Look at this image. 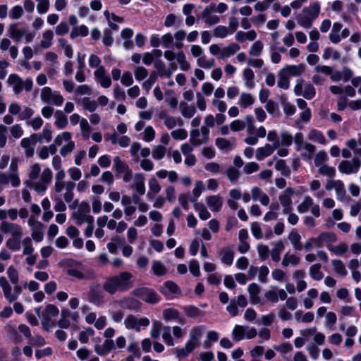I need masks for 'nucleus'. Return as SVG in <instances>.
<instances>
[{
    "label": "nucleus",
    "instance_id": "obj_1",
    "mask_svg": "<svg viewBox=\"0 0 361 361\" xmlns=\"http://www.w3.org/2000/svg\"><path fill=\"white\" fill-rule=\"evenodd\" d=\"M133 295L148 304L155 305L161 301V297L151 288L140 287L134 289Z\"/></svg>",
    "mask_w": 361,
    "mask_h": 361
},
{
    "label": "nucleus",
    "instance_id": "obj_23",
    "mask_svg": "<svg viewBox=\"0 0 361 361\" xmlns=\"http://www.w3.org/2000/svg\"><path fill=\"white\" fill-rule=\"evenodd\" d=\"M286 69L290 75L298 76L305 71V65L303 63H300L299 65H290L287 66Z\"/></svg>",
    "mask_w": 361,
    "mask_h": 361
},
{
    "label": "nucleus",
    "instance_id": "obj_33",
    "mask_svg": "<svg viewBox=\"0 0 361 361\" xmlns=\"http://www.w3.org/2000/svg\"><path fill=\"white\" fill-rule=\"evenodd\" d=\"M327 248L332 252H334L337 255H343L348 251V245L345 243H341L336 246L328 245Z\"/></svg>",
    "mask_w": 361,
    "mask_h": 361
},
{
    "label": "nucleus",
    "instance_id": "obj_52",
    "mask_svg": "<svg viewBox=\"0 0 361 361\" xmlns=\"http://www.w3.org/2000/svg\"><path fill=\"white\" fill-rule=\"evenodd\" d=\"M166 154V147L163 145H158L152 151V157L156 160L163 159Z\"/></svg>",
    "mask_w": 361,
    "mask_h": 361
},
{
    "label": "nucleus",
    "instance_id": "obj_15",
    "mask_svg": "<svg viewBox=\"0 0 361 361\" xmlns=\"http://www.w3.org/2000/svg\"><path fill=\"white\" fill-rule=\"evenodd\" d=\"M18 23H13L9 27V35L10 37L14 40H19L21 37H23L25 34L27 30L24 28L18 29Z\"/></svg>",
    "mask_w": 361,
    "mask_h": 361
},
{
    "label": "nucleus",
    "instance_id": "obj_44",
    "mask_svg": "<svg viewBox=\"0 0 361 361\" xmlns=\"http://www.w3.org/2000/svg\"><path fill=\"white\" fill-rule=\"evenodd\" d=\"M126 305L124 307L129 310H139L142 303L137 299L128 298L125 300Z\"/></svg>",
    "mask_w": 361,
    "mask_h": 361
},
{
    "label": "nucleus",
    "instance_id": "obj_8",
    "mask_svg": "<svg viewBox=\"0 0 361 361\" xmlns=\"http://www.w3.org/2000/svg\"><path fill=\"white\" fill-rule=\"evenodd\" d=\"M206 202L208 207L214 212L220 211L223 205L222 199L218 195L207 197Z\"/></svg>",
    "mask_w": 361,
    "mask_h": 361
},
{
    "label": "nucleus",
    "instance_id": "obj_19",
    "mask_svg": "<svg viewBox=\"0 0 361 361\" xmlns=\"http://www.w3.org/2000/svg\"><path fill=\"white\" fill-rule=\"evenodd\" d=\"M55 125L59 129H63L68 125V119L66 116L60 110L55 112Z\"/></svg>",
    "mask_w": 361,
    "mask_h": 361
},
{
    "label": "nucleus",
    "instance_id": "obj_50",
    "mask_svg": "<svg viewBox=\"0 0 361 361\" xmlns=\"http://www.w3.org/2000/svg\"><path fill=\"white\" fill-rule=\"evenodd\" d=\"M251 232L253 236L257 240L262 239L263 238V233L260 225L257 221L252 223Z\"/></svg>",
    "mask_w": 361,
    "mask_h": 361
},
{
    "label": "nucleus",
    "instance_id": "obj_63",
    "mask_svg": "<svg viewBox=\"0 0 361 361\" xmlns=\"http://www.w3.org/2000/svg\"><path fill=\"white\" fill-rule=\"evenodd\" d=\"M189 270L192 275L194 276H199L200 275V265L196 259H192L189 264Z\"/></svg>",
    "mask_w": 361,
    "mask_h": 361
},
{
    "label": "nucleus",
    "instance_id": "obj_49",
    "mask_svg": "<svg viewBox=\"0 0 361 361\" xmlns=\"http://www.w3.org/2000/svg\"><path fill=\"white\" fill-rule=\"evenodd\" d=\"M319 172L324 176H327L330 178H333L336 175V169L333 166L328 165H323L319 169Z\"/></svg>",
    "mask_w": 361,
    "mask_h": 361
},
{
    "label": "nucleus",
    "instance_id": "obj_34",
    "mask_svg": "<svg viewBox=\"0 0 361 361\" xmlns=\"http://www.w3.org/2000/svg\"><path fill=\"white\" fill-rule=\"evenodd\" d=\"M185 314L190 318H196L201 315L202 311L194 305H188L183 307Z\"/></svg>",
    "mask_w": 361,
    "mask_h": 361
},
{
    "label": "nucleus",
    "instance_id": "obj_56",
    "mask_svg": "<svg viewBox=\"0 0 361 361\" xmlns=\"http://www.w3.org/2000/svg\"><path fill=\"white\" fill-rule=\"evenodd\" d=\"M23 254L24 255H31L34 251V247L32 244V240L30 237H26L23 240Z\"/></svg>",
    "mask_w": 361,
    "mask_h": 361
},
{
    "label": "nucleus",
    "instance_id": "obj_22",
    "mask_svg": "<svg viewBox=\"0 0 361 361\" xmlns=\"http://www.w3.org/2000/svg\"><path fill=\"white\" fill-rule=\"evenodd\" d=\"M88 27L85 25H81L79 27L73 28L70 34V37L73 39L78 36L86 37L88 35Z\"/></svg>",
    "mask_w": 361,
    "mask_h": 361
},
{
    "label": "nucleus",
    "instance_id": "obj_28",
    "mask_svg": "<svg viewBox=\"0 0 361 361\" xmlns=\"http://www.w3.org/2000/svg\"><path fill=\"white\" fill-rule=\"evenodd\" d=\"M179 312L175 308H166L163 310V318L165 321L178 319Z\"/></svg>",
    "mask_w": 361,
    "mask_h": 361
},
{
    "label": "nucleus",
    "instance_id": "obj_64",
    "mask_svg": "<svg viewBox=\"0 0 361 361\" xmlns=\"http://www.w3.org/2000/svg\"><path fill=\"white\" fill-rule=\"evenodd\" d=\"M314 18H309L307 16L299 15L298 16V23L305 28H309L312 26V22Z\"/></svg>",
    "mask_w": 361,
    "mask_h": 361
},
{
    "label": "nucleus",
    "instance_id": "obj_38",
    "mask_svg": "<svg viewBox=\"0 0 361 361\" xmlns=\"http://www.w3.org/2000/svg\"><path fill=\"white\" fill-rule=\"evenodd\" d=\"M263 47L264 45L262 42L257 40L252 44L249 51V54L253 56H259L262 54Z\"/></svg>",
    "mask_w": 361,
    "mask_h": 361
},
{
    "label": "nucleus",
    "instance_id": "obj_21",
    "mask_svg": "<svg viewBox=\"0 0 361 361\" xmlns=\"http://www.w3.org/2000/svg\"><path fill=\"white\" fill-rule=\"evenodd\" d=\"M322 265L319 263L314 264L310 267V275L316 281H320L323 279L324 274L321 271Z\"/></svg>",
    "mask_w": 361,
    "mask_h": 361
},
{
    "label": "nucleus",
    "instance_id": "obj_43",
    "mask_svg": "<svg viewBox=\"0 0 361 361\" xmlns=\"http://www.w3.org/2000/svg\"><path fill=\"white\" fill-rule=\"evenodd\" d=\"M162 338L167 345L173 346L174 345L173 338L171 335V327L170 326H166L164 327Z\"/></svg>",
    "mask_w": 361,
    "mask_h": 361
},
{
    "label": "nucleus",
    "instance_id": "obj_58",
    "mask_svg": "<svg viewBox=\"0 0 361 361\" xmlns=\"http://www.w3.org/2000/svg\"><path fill=\"white\" fill-rule=\"evenodd\" d=\"M257 252L262 261L267 259L269 257V250L267 245L259 244L257 245Z\"/></svg>",
    "mask_w": 361,
    "mask_h": 361
},
{
    "label": "nucleus",
    "instance_id": "obj_45",
    "mask_svg": "<svg viewBox=\"0 0 361 361\" xmlns=\"http://www.w3.org/2000/svg\"><path fill=\"white\" fill-rule=\"evenodd\" d=\"M302 95L308 100L313 99L316 95L315 88L312 84L306 85Z\"/></svg>",
    "mask_w": 361,
    "mask_h": 361
},
{
    "label": "nucleus",
    "instance_id": "obj_18",
    "mask_svg": "<svg viewBox=\"0 0 361 361\" xmlns=\"http://www.w3.org/2000/svg\"><path fill=\"white\" fill-rule=\"evenodd\" d=\"M302 12L311 16L312 18H316L320 12V3L319 1L311 4L309 7H305Z\"/></svg>",
    "mask_w": 361,
    "mask_h": 361
},
{
    "label": "nucleus",
    "instance_id": "obj_6",
    "mask_svg": "<svg viewBox=\"0 0 361 361\" xmlns=\"http://www.w3.org/2000/svg\"><path fill=\"white\" fill-rule=\"evenodd\" d=\"M159 291L167 298L169 297L170 295L180 293L179 286L172 281H166L160 288Z\"/></svg>",
    "mask_w": 361,
    "mask_h": 361
},
{
    "label": "nucleus",
    "instance_id": "obj_41",
    "mask_svg": "<svg viewBox=\"0 0 361 361\" xmlns=\"http://www.w3.org/2000/svg\"><path fill=\"white\" fill-rule=\"evenodd\" d=\"M82 106L85 109L94 112L97 109L98 104L96 101L91 100L89 97H85L82 99Z\"/></svg>",
    "mask_w": 361,
    "mask_h": 361
},
{
    "label": "nucleus",
    "instance_id": "obj_60",
    "mask_svg": "<svg viewBox=\"0 0 361 361\" xmlns=\"http://www.w3.org/2000/svg\"><path fill=\"white\" fill-rule=\"evenodd\" d=\"M335 190L337 199L342 200L345 195L346 192L345 190L344 184L341 180H337V185H336Z\"/></svg>",
    "mask_w": 361,
    "mask_h": 361
},
{
    "label": "nucleus",
    "instance_id": "obj_61",
    "mask_svg": "<svg viewBox=\"0 0 361 361\" xmlns=\"http://www.w3.org/2000/svg\"><path fill=\"white\" fill-rule=\"evenodd\" d=\"M154 137L155 131L154 128L151 126L146 127L144 132V136L142 137L143 140L147 142H149L154 139Z\"/></svg>",
    "mask_w": 361,
    "mask_h": 361
},
{
    "label": "nucleus",
    "instance_id": "obj_14",
    "mask_svg": "<svg viewBox=\"0 0 361 361\" xmlns=\"http://www.w3.org/2000/svg\"><path fill=\"white\" fill-rule=\"evenodd\" d=\"M135 188L140 195H142L145 192V177L144 175L141 173H136L135 175L134 178Z\"/></svg>",
    "mask_w": 361,
    "mask_h": 361
},
{
    "label": "nucleus",
    "instance_id": "obj_36",
    "mask_svg": "<svg viewBox=\"0 0 361 361\" xmlns=\"http://www.w3.org/2000/svg\"><path fill=\"white\" fill-rule=\"evenodd\" d=\"M309 138L312 140L318 142L320 144L324 145L326 144V139L324 136L323 133L318 130L313 129L310 132Z\"/></svg>",
    "mask_w": 361,
    "mask_h": 361
},
{
    "label": "nucleus",
    "instance_id": "obj_48",
    "mask_svg": "<svg viewBox=\"0 0 361 361\" xmlns=\"http://www.w3.org/2000/svg\"><path fill=\"white\" fill-rule=\"evenodd\" d=\"M29 343L32 346L41 347L46 344L45 339L41 335H35L29 338Z\"/></svg>",
    "mask_w": 361,
    "mask_h": 361
},
{
    "label": "nucleus",
    "instance_id": "obj_26",
    "mask_svg": "<svg viewBox=\"0 0 361 361\" xmlns=\"http://www.w3.org/2000/svg\"><path fill=\"white\" fill-rule=\"evenodd\" d=\"M112 240L114 243H112V242L109 243L107 244V248H108V250H109L110 253L114 254L117 251V247H116V244H118V245H124V243H125V238H121V237H120L118 235H116V236H114L112 238Z\"/></svg>",
    "mask_w": 361,
    "mask_h": 361
},
{
    "label": "nucleus",
    "instance_id": "obj_46",
    "mask_svg": "<svg viewBox=\"0 0 361 361\" xmlns=\"http://www.w3.org/2000/svg\"><path fill=\"white\" fill-rule=\"evenodd\" d=\"M240 99L241 102V106L243 108H247L252 105L255 102L253 97L250 93H242Z\"/></svg>",
    "mask_w": 361,
    "mask_h": 361
},
{
    "label": "nucleus",
    "instance_id": "obj_10",
    "mask_svg": "<svg viewBox=\"0 0 361 361\" xmlns=\"http://www.w3.org/2000/svg\"><path fill=\"white\" fill-rule=\"evenodd\" d=\"M0 231L4 233H14L16 231H23L22 227L16 224L8 222V221H2L0 224Z\"/></svg>",
    "mask_w": 361,
    "mask_h": 361
},
{
    "label": "nucleus",
    "instance_id": "obj_57",
    "mask_svg": "<svg viewBox=\"0 0 361 361\" xmlns=\"http://www.w3.org/2000/svg\"><path fill=\"white\" fill-rule=\"evenodd\" d=\"M328 160V155L324 150H320L316 155L314 159V164L316 166H320L324 162Z\"/></svg>",
    "mask_w": 361,
    "mask_h": 361
},
{
    "label": "nucleus",
    "instance_id": "obj_27",
    "mask_svg": "<svg viewBox=\"0 0 361 361\" xmlns=\"http://www.w3.org/2000/svg\"><path fill=\"white\" fill-rule=\"evenodd\" d=\"M245 327L241 325H235L234 327L232 335L233 339L236 341H240L245 337Z\"/></svg>",
    "mask_w": 361,
    "mask_h": 361
},
{
    "label": "nucleus",
    "instance_id": "obj_30",
    "mask_svg": "<svg viewBox=\"0 0 361 361\" xmlns=\"http://www.w3.org/2000/svg\"><path fill=\"white\" fill-rule=\"evenodd\" d=\"M313 205V200L310 196H305L303 202L298 206V212L300 214L307 212Z\"/></svg>",
    "mask_w": 361,
    "mask_h": 361
},
{
    "label": "nucleus",
    "instance_id": "obj_9",
    "mask_svg": "<svg viewBox=\"0 0 361 361\" xmlns=\"http://www.w3.org/2000/svg\"><path fill=\"white\" fill-rule=\"evenodd\" d=\"M276 148H274L271 145L266 144L264 147H259L256 151V159L258 161H262L266 157L270 156Z\"/></svg>",
    "mask_w": 361,
    "mask_h": 361
},
{
    "label": "nucleus",
    "instance_id": "obj_25",
    "mask_svg": "<svg viewBox=\"0 0 361 361\" xmlns=\"http://www.w3.org/2000/svg\"><path fill=\"white\" fill-rule=\"evenodd\" d=\"M204 190V185L202 181L199 180L195 183V187L192 190V196L190 198L191 202H196L202 192Z\"/></svg>",
    "mask_w": 361,
    "mask_h": 361
},
{
    "label": "nucleus",
    "instance_id": "obj_31",
    "mask_svg": "<svg viewBox=\"0 0 361 361\" xmlns=\"http://www.w3.org/2000/svg\"><path fill=\"white\" fill-rule=\"evenodd\" d=\"M331 263L335 269L336 272L341 276L344 277L348 274V271L345 267V265L341 260L333 259Z\"/></svg>",
    "mask_w": 361,
    "mask_h": 361
},
{
    "label": "nucleus",
    "instance_id": "obj_17",
    "mask_svg": "<svg viewBox=\"0 0 361 361\" xmlns=\"http://www.w3.org/2000/svg\"><path fill=\"white\" fill-rule=\"evenodd\" d=\"M103 289L110 295H114L119 289L113 276L109 277L103 284Z\"/></svg>",
    "mask_w": 361,
    "mask_h": 361
},
{
    "label": "nucleus",
    "instance_id": "obj_54",
    "mask_svg": "<svg viewBox=\"0 0 361 361\" xmlns=\"http://www.w3.org/2000/svg\"><path fill=\"white\" fill-rule=\"evenodd\" d=\"M8 276L13 284L18 283V273L17 269L13 266H10L7 269Z\"/></svg>",
    "mask_w": 361,
    "mask_h": 361
},
{
    "label": "nucleus",
    "instance_id": "obj_2",
    "mask_svg": "<svg viewBox=\"0 0 361 361\" xmlns=\"http://www.w3.org/2000/svg\"><path fill=\"white\" fill-rule=\"evenodd\" d=\"M113 277L120 292L127 291L133 286L131 281L133 275L128 271L121 272L118 275Z\"/></svg>",
    "mask_w": 361,
    "mask_h": 361
},
{
    "label": "nucleus",
    "instance_id": "obj_12",
    "mask_svg": "<svg viewBox=\"0 0 361 361\" xmlns=\"http://www.w3.org/2000/svg\"><path fill=\"white\" fill-rule=\"evenodd\" d=\"M220 254L222 255V263L231 266L233 262L234 252L230 247H226L221 249Z\"/></svg>",
    "mask_w": 361,
    "mask_h": 361
},
{
    "label": "nucleus",
    "instance_id": "obj_16",
    "mask_svg": "<svg viewBox=\"0 0 361 361\" xmlns=\"http://www.w3.org/2000/svg\"><path fill=\"white\" fill-rule=\"evenodd\" d=\"M240 49V47L239 44L236 43H231L221 50V56H219L218 58L222 59L227 58L235 54Z\"/></svg>",
    "mask_w": 361,
    "mask_h": 361
},
{
    "label": "nucleus",
    "instance_id": "obj_40",
    "mask_svg": "<svg viewBox=\"0 0 361 361\" xmlns=\"http://www.w3.org/2000/svg\"><path fill=\"white\" fill-rule=\"evenodd\" d=\"M30 139H32L34 142H41V135L34 133L31 135L30 138L24 137L21 140L20 145L23 148L26 149L31 147Z\"/></svg>",
    "mask_w": 361,
    "mask_h": 361
},
{
    "label": "nucleus",
    "instance_id": "obj_5",
    "mask_svg": "<svg viewBox=\"0 0 361 361\" xmlns=\"http://www.w3.org/2000/svg\"><path fill=\"white\" fill-rule=\"evenodd\" d=\"M216 9V5L211 4L209 6L204 8L202 12V16L205 19V23L209 25H214L219 22V18L217 16H212V13Z\"/></svg>",
    "mask_w": 361,
    "mask_h": 361
},
{
    "label": "nucleus",
    "instance_id": "obj_13",
    "mask_svg": "<svg viewBox=\"0 0 361 361\" xmlns=\"http://www.w3.org/2000/svg\"><path fill=\"white\" fill-rule=\"evenodd\" d=\"M179 108L182 116L186 118H192L196 112V109L194 106H189L185 102L183 101L180 102Z\"/></svg>",
    "mask_w": 361,
    "mask_h": 361
},
{
    "label": "nucleus",
    "instance_id": "obj_53",
    "mask_svg": "<svg viewBox=\"0 0 361 361\" xmlns=\"http://www.w3.org/2000/svg\"><path fill=\"white\" fill-rule=\"evenodd\" d=\"M52 90L49 87H44L42 90L41 98L42 100L48 103L51 104V97L53 96Z\"/></svg>",
    "mask_w": 361,
    "mask_h": 361
},
{
    "label": "nucleus",
    "instance_id": "obj_47",
    "mask_svg": "<svg viewBox=\"0 0 361 361\" xmlns=\"http://www.w3.org/2000/svg\"><path fill=\"white\" fill-rule=\"evenodd\" d=\"M157 80V73L154 71L152 72L149 75V78L142 83V88L145 89L146 91H149L152 88V85L155 83Z\"/></svg>",
    "mask_w": 361,
    "mask_h": 361
},
{
    "label": "nucleus",
    "instance_id": "obj_55",
    "mask_svg": "<svg viewBox=\"0 0 361 361\" xmlns=\"http://www.w3.org/2000/svg\"><path fill=\"white\" fill-rule=\"evenodd\" d=\"M319 238L326 243H335L337 240V236L332 232H322L319 234Z\"/></svg>",
    "mask_w": 361,
    "mask_h": 361
},
{
    "label": "nucleus",
    "instance_id": "obj_62",
    "mask_svg": "<svg viewBox=\"0 0 361 361\" xmlns=\"http://www.w3.org/2000/svg\"><path fill=\"white\" fill-rule=\"evenodd\" d=\"M171 136L173 139L177 140H183L187 138L188 133L186 130L180 128L171 132Z\"/></svg>",
    "mask_w": 361,
    "mask_h": 361
},
{
    "label": "nucleus",
    "instance_id": "obj_59",
    "mask_svg": "<svg viewBox=\"0 0 361 361\" xmlns=\"http://www.w3.org/2000/svg\"><path fill=\"white\" fill-rule=\"evenodd\" d=\"M197 65L203 68H211L214 66L215 61L214 59L206 60L205 57H200L197 59Z\"/></svg>",
    "mask_w": 361,
    "mask_h": 361
},
{
    "label": "nucleus",
    "instance_id": "obj_51",
    "mask_svg": "<svg viewBox=\"0 0 361 361\" xmlns=\"http://www.w3.org/2000/svg\"><path fill=\"white\" fill-rule=\"evenodd\" d=\"M135 78L137 80H143L148 75L147 70L143 66L136 67L134 71Z\"/></svg>",
    "mask_w": 361,
    "mask_h": 361
},
{
    "label": "nucleus",
    "instance_id": "obj_7",
    "mask_svg": "<svg viewBox=\"0 0 361 361\" xmlns=\"http://www.w3.org/2000/svg\"><path fill=\"white\" fill-rule=\"evenodd\" d=\"M23 235V231H16L13 233L12 238L6 241V247L12 251H18L20 249V239Z\"/></svg>",
    "mask_w": 361,
    "mask_h": 361
},
{
    "label": "nucleus",
    "instance_id": "obj_20",
    "mask_svg": "<svg viewBox=\"0 0 361 361\" xmlns=\"http://www.w3.org/2000/svg\"><path fill=\"white\" fill-rule=\"evenodd\" d=\"M284 249V244L281 240L275 243V246L271 252V259L274 262L280 260V254Z\"/></svg>",
    "mask_w": 361,
    "mask_h": 361
},
{
    "label": "nucleus",
    "instance_id": "obj_3",
    "mask_svg": "<svg viewBox=\"0 0 361 361\" xmlns=\"http://www.w3.org/2000/svg\"><path fill=\"white\" fill-rule=\"evenodd\" d=\"M104 294L100 290V284L95 283L90 286V291L87 295L88 301L97 306H100L104 302Z\"/></svg>",
    "mask_w": 361,
    "mask_h": 361
},
{
    "label": "nucleus",
    "instance_id": "obj_24",
    "mask_svg": "<svg viewBox=\"0 0 361 361\" xmlns=\"http://www.w3.org/2000/svg\"><path fill=\"white\" fill-rule=\"evenodd\" d=\"M43 40L41 41V46L44 49L49 48L52 44V39L54 37V33L51 30H46L43 35Z\"/></svg>",
    "mask_w": 361,
    "mask_h": 361
},
{
    "label": "nucleus",
    "instance_id": "obj_11",
    "mask_svg": "<svg viewBox=\"0 0 361 361\" xmlns=\"http://www.w3.org/2000/svg\"><path fill=\"white\" fill-rule=\"evenodd\" d=\"M154 68L157 69L158 75L160 77L170 78L172 75V71L170 69H166L165 63L161 59H157L154 62Z\"/></svg>",
    "mask_w": 361,
    "mask_h": 361
},
{
    "label": "nucleus",
    "instance_id": "obj_37",
    "mask_svg": "<svg viewBox=\"0 0 361 361\" xmlns=\"http://www.w3.org/2000/svg\"><path fill=\"white\" fill-rule=\"evenodd\" d=\"M289 84L290 81L287 74L283 71H281L279 73L278 87L287 90L289 87Z\"/></svg>",
    "mask_w": 361,
    "mask_h": 361
},
{
    "label": "nucleus",
    "instance_id": "obj_39",
    "mask_svg": "<svg viewBox=\"0 0 361 361\" xmlns=\"http://www.w3.org/2000/svg\"><path fill=\"white\" fill-rule=\"evenodd\" d=\"M338 170L342 173L350 174L354 173L352 164L347 160H343L338 165Z\"/></svg>",
    "mask_w": 361,
    "mask_h": 361
},
{
    "label": "nucleus",
    "instance_id": "obj_4",
    "mask_svg": "<svg viewBox=\"0 0 361 361\" xmlns=\"http://www.w3.org/2000/svg\"><path fill=\"white\" fill-rule=\"evenodd\" d=\"M28 224L32 227V237L35 241L39 243L44 238V225L39 221H35L32 216L28 220Z\"/></svg>",
    "mask_w": 361,
    "mask_h": 361
},
{
    "label": "nucleus",
    "instance_id": "obj_42",
    "mask_svg": "<svg viewBox=\"0 0 361 361\" xmlns=\"http://www.w3.org/2000/svg\"><path fill=\"white\" fill-rule=\"evenodd\" d=\"M126 327L128 329H136L137 331L140 330L137 326V319L134 315H128L124 321Z\"/></svg>",
    "mask_w": 361,
    "mask_h": 361
},
{
    "label": "nucleus",
    "instance_id": "obj_29",
    "mask_svg": "<svg viewBox=\"0 0 361 361\" xmlns=\"http://www.w3.org/2000/svg\"><path fill=\"white\" fill-rule=\"evenodd\" d=\"M152 269L154 274L157 276H162L167 271L166 267L160 261H154Z\"/></svg>",
    "mask_w": 361,
    "mask_h": 361
},
{
    "label": "nucleus",
    "instance_id": "obj_35",
    "mask_svg": "<svg viewBox=\"0 0 361 361\" xmlns=\"http://www.w3.org/2000/svg\"><path fill=\"white\" fill-rule=\"evenodd\" d=\"M176 59L180 64V68L183 71H187L190 69V65L185 59V55L183 51H180L176 55Z\"/></svg>",
    "mask_w": 361,
    "mask_h": 361
},
{
    "label": "nucleus",
    "instance_id": "obj_32",
    "mask_svg": "<svg viewBox=\"0 0 361 361\" xmlns=\"http://www.w3.org/2000/svg\"><path fill=\"white\" fill-rule=\"evenodd\" d=\"M114 167L118 173H123L129 169V166L119 157L114 159Z\"/></svg>",
    "mask_w": 361,
    "mask_h": 361
}]
</instances>
